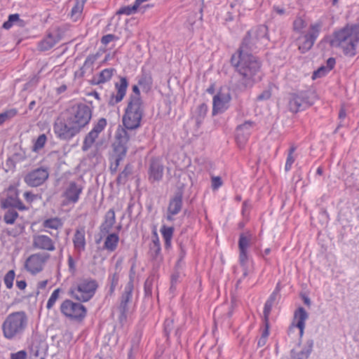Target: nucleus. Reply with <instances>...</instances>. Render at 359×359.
<instances>
[{"label":"nucleus","mask_w":359,"mask_h":359,"mask_svg":"<svg viewBox=\"0 0 359 359\" xmlns=\"http://www.w3.org/2000/svg\"><path fill=\"white\" fill-rule=\"evenodd\" d=\"M63 226L61 219L55 217L46 219L42 222V226L46 229L57 230Z\"/></svg>","instance_id":"nucleus-41"},{"label":"nucleus","mask_w":359,"mask_h":359,"mask_svg":"<svg viewBox=\"0 0 359 359\" xmlns=\"http://www.w3.org/2000/svg\"><path fill=\"white\" fill-rule=\"evenodd\" d=\"M144 102L128 100L122 117L123 126L130 130L140 128L144 116Z\"/></svg>","instance_id":"nucleus-7"},{"label":"nucleus","mask_w":359,"mask_h":359,"mask_svg":"<svg viewBox=\"0 0 359 359\" xmlns=\"http://www.w3.org/2000/svg\"><path fill=\"white\" fill-rule=\"evenodd\" d=\"M128 86V81L126 77H121L120 82L115 83L116 93H112L108 100L109 106H115L123 100L126 96L127 88Z\"/></svg>","instance_id":"nucleus-21"},{"label":"nucleus","mask_w":359,"mask_h":359,"mask_svg":"<svg viewBox=\"0 0 359 359\" xmlns=\"http://www.w3.org/2000/svg\"><path fill=\"white\" fill-rule=\"evenodd\" d=\"M0 205L2 209L15 208L20 211L28 210L19 198V190L14 185H10L6 189V196L0 199Z\"/></svg>","instance_id":"nucleus-14"},{"label":"nucleus","mask_w":359,"mask_h":359,"mask_svg":"<svg viewBox=\"0 0 359 359\" xmlns=\"http://www.w3.org/2000/svg\"><path fill=\"white\" fill-rule=\"evenodd\" d=\"M107 125V119L105 118H100L97 122L94 124L92 131L95 133L100 135L102 132Z\"/></svg>","instance_id":"nucleus-50"},{"label":"nucleus","mask_w":359,"mask_h":359,"mask_svg":"<svg viewBox=\"0 0 359 359\" xmlns=\"http://www.w3.org/2000/svg\"><path fill=\"white\" fill-rule=\"evenodd\" d=\"M153 278L149 277L144 282V290L145 296L149 297L152 294V287H153Z\"/></svg>","instance_id":"nucleus-58"},{"label":"nucleus","mask_w":359,"mask_h":359,"mask_svg":"<svg viewBox=\"0 0 359 359\" xmlns=\"http://www.w3.org/2000/svg\"><path fill=\"white\" fill-rule=\"evenodd\" d=\"M115 72L116 69L114 68L104 69L102 70L96 76H93L90 83L92 85H100L109 81Z\"/></svg>","instance_id":"nucleus-29"},{"label":"nucleus","mask_w":359,"mask_h":359,"mask_svg":"<svg viewBox=\"0 0 359 359\" xmlns=\"http://www.w3.org/2000/svg\"><path fill=\"white\" fill-rule=\"evenodd\" d=\"M68 270L72 275H74L76 272V262L72 255H68L67 259Z\"/></svg>","instance_id":"nucleus-60"},{"label":"nucleus","mask_w":359,"mask_h":359,"mask_svg":"<svg viewBox=\"0 0 359 359\" xmlns=\"http://www.w3.org/2000/svg\"><path fill=\"white\" fill-rule=\"evenodd\" d=\"M306 25L305 20L302 18L298 17L293 21L292 28L294 32L302 33V29L306 27Z\"/></svg>","instance_id":"nucleus-53"},{"label":"nucleus","mask_w":359,"mask_h":359,"mask_svg":"<svg viewBox=\"0 0 359 359\" xmlns=\"http://www.w3.org/2000/svg\"><path fill=\"white\" fill-rule=\"evenodd\" d=\"M107 237L104 243V248L109 252H114L117 248L119 236L117 233H107Z\"/></svg>","instance_id":"nucleus-32"},{"label":"nucleus","mask_w":359,"mask_h":359,"mask_svg":"<svg viewBox=\"0 0 359 359\" xmlns=\"http://www.w3.org/2000/svg\"><path fill=\"white\" fill-rule=\"evenodd\" d=\"M83 189L84 185L81 180L67 182L64 186L62 193V197L63 198L62 205H67L77 203L80 200Z\"/></svg>","instance_id":"nucleus-13"},{"label":"nucleus","mask_w":359,"mask_h":359,"mask_svg":"<svg viewBox=\"0 0 359 359\" xmlns=\"http://www.w3.org/2000/svg\"><path fill=\"white\" fill-rule=\"evenodd\" d=\"M269 41L268 27L259 25L246 32L237 51L252 53L260 46H267Z\"/></svg>","instance_id":"nucleus-4"},{"label":"nucleus","mask_w":359,"mask_h":359,"mask_svg":"<svg viewBox=\"0 0 359 359\" xmlns=\"http://www.w3.org/2000/svg\"><path fill=\"white\" fill-rule=\"evenodd\" d=\"M164 166L162 161L158 157H152L149 161L148 180L150 183L159 182L163 176Z\"/></svg>","instance_id":"nucleus-18"},{"label":"nucleus","mask_w":359,"mask_h":359,"mask_svg":"<svg viewBox=\"0 0 359 359\" xmlns=\"http://www.w3.org/2000/svg\"><path fill=\"white\" fill-rule=\"evenodd\" d=\"M336 64V60L334 57H330L327 59L326 62V67H320L317 71L314 72L313 78L315 79L316 77H320L325 74H327L328 72L331 71L335 66Z\"/></svg>","instance_id":"nucleus-37"},{"label":"nucleus","mask_w":359,"mask_h":359,"mask_svg":"<svg viewBox=\"0 0 359 359\" xmlns=\"http://www.w3.org/2000/svg\"><path fill=\"white\" fill-rule=\"evenodd\" d=\"M323 26V21L320 19L310 25L307 33L298 37V49L301 53H305L312 48L320 33Z\"/></svg>","instance_id":"nucleus-10"},{"label":"nucleus","mask_w":359,"mask_h":359,"mask_svg":"<svg viewBox=\"0 0 359 359\" xmlns=\"http://www.w3.org/2000/svg\"><path fill=\"white\" fill-rule=\"evenodd\" d=\"M152 77L149 73L142 71L138 76L137 84L143 89L149 90L152 86Z\"/></svg>","instance_id":"nucleus-39"},{"label":"nucleus","mask_w":359,"mask_h":359,"mask_svg":"<svg viewBox=\"0 0 359 359\" xmlns=\"http://www.w3.org/2000/svg\"><path fill=\"white\" fill-rule=\"evenodd\" d=\"M313 340L309 339L306 342L305 346L299 352H295L294 349L291 351V357L292 359H308L313 351Z\"/></svg>","instance_id":"nucleus-31"},{"label":"nucleus","mask_w":359,"mask_h":359,"mask_svg":"<svg viewBox=\"0 0 359 359\" xmlns=\"http://www.w3.org/2000/svg\"><path fill=\"white\" fill-rule=\"evenodd\" d=\"M317 98L316 93L311 90L290 93L287 99L288 110L293 114L304 111L312 106Z\"/></svg>","instance_id":"nucleus-6"},{"label":"nucleus","mask_w":359,"mask_h":359,"mask_svg":"<svg viewBox=\"0 0 359 359\" xmlns=\"http://www.w3.org/2000/svg\"><path fill=\"white\" fill-rule=\"evenodd\" d=\"M139 351V341L133 339L128 353V359H135V355Z\"/></svg>","instance_id":"nucleus-55"},{"label":"nucleus","mask_w":359,"mask_h":359,"mask_svg":"<svg viewBox=\"0 0 359 359\" xmlns=\"http://www.w3.org/2000/svg\"><path fill=\"white\" fill-rule=\"evenodd\" d=\"M231 65L239 75L240 79L237 88L245 91L252 88L255 83L261 80L259 74L262 69V61L252 53L237 51L231 55Z\"/></svg>","instance_id":"nucleus-1"},{"label":"nucleus","mask_w":359,"mask_h":359,"mask_svg":"<svg viewBox=\"0 0 359 359\" xmlns=\"http://www.w3.org/2000/svg\"><path fill=\"white\" fill-rule=\"evenodd\" d=\"M160 232L164 241V248L165 250H169L172 248V239L173 238L175 228L163 224L160 229Z\"/></svg>","instance_id":"nucleus-30"},{"label":"nucleus","mask_w":359,"mask_h":359,"mask_svg":"<svg viewBox=\"0 0 359 359\" xmlns=\"http://www.w3.org/2000/svg\"><path fill=\"white\" fill-rule=\"evenodd\" d=\"M18 216L19 215L15 208H7L4 215V221L7 224H13Z\"/></svg>","instance_id":"nucleus-44"},{"label":"nucleus","mask_w":359,"mask_h":359,"mask_svg":"<svg viewBox=\"0 0 359 359\" xmlns=\"http://www.w3.org/2000/svg\"><path fill=\"white\" fill-rule=\"evenodd\" d=\"M72 241L74 250L79 256L86 250V241L84 227H79L76 229Z\"/></svg>","instance_id":"nucleus-26"},{"label":"nucleus","mask_w":359,"mask_h":359,"mask_svg":"<svg viewBox=\"0 0 359 359\" xmlns=\"http://www.w3.org/2000/svg\"><path fill=\"white\" fill-rule=\"evenodd\" d=\"M294 151H295V147H290L289 149V152H288V154L287 156L285 165V170L286 172H288L291 169L292 165L294 162L295 159H294V157L293 156V153L294 152Z\"/></svg>","instance_id":"nucleus-57"},{"label":"nucleus","mask_w":359,"mask_h":359,"mask_svg":"<svg viewBox=\"0 0 359 359\" xmlns=\"http://www.w3.org/2000/svg\"><path fill=\"white\" fill-rule=\"evenodd\" d=\"M149 252L152 259L156 261H161L163 259L161 246H151Z\"/></svg>","instance_id":"nucleus-56"},{"label":"nucleus","mask_w":359,"mask_h":359,"mask_svg":"<svg viewBox=\"0 0 359 359\" xmlns=\"http://www.w3.org/2000/svg\"><path fill=\"white\" fill-rule=\"evenodd\" d=\"M60 311L66 318L82 322L87 316V308L81 302H74L69 299H65L60 305Z\"/></svg>","instance_id":"nucleus-9"},{"label":"nucleus","mask_w":359,"mask_h":359,"mask_svg":"<svg viewBox=\"0 0 359 359\" xmlns=\"http://www.w3.org/2000/svg\"><path fill=\"white\" fill-rule=\"evenodd\" d=\"M15 273L14 270L8 271L4 278V283L8 289H11L13 285Z\"/></svg>","instance_id":"nucleus-54"},{"label":"nucleus","mask_w":359,"mask_h":359,"mask_svg":"<svg viewBox=\"0 0 359 359\" xmlns=\"http://www.w3.org/2000/svg\"><path fill=\"white\" fill-rule=\"evenodd\" d=\"M140 6V4H137V0H135L134 4L133 6H126L121 7L116 11V15H130L137 12Z\"/></svg>","instance_id":"nucleus-43"},{"label":"nucleus","mask_w":359,"mask_h":359,"mask_svg":"<svg viewBox=\"0 0 359 359\" xmlns=\"http://www.w3.org/2000/svg\"><path fill=\"white\" fill-rule=\"evenodd\" d=\"M86 1L87 0L74 1V5L70 12V18L73 21L76 22L81 18Z\"/></svg>","instance_id":"nucleus-34"},{"label":"nucleus","mask_w":359,"mask_h":359,"mask_svg":"<svg viewBox=\"0 0 359 359\" xmlns=\"http://www.w3.org/2000/svg\"><path fill=\"white\" fill-rule=\"evenodd\" d=\"M183 193L177 191L174 196L170 198L168 207L166 219L168 221L174 220L173 216L177 215L182 210L183 204Z\"/></svg>","instance_id":"nucleus-22"},{"label":"nucleus","mask_w":359,"mask_h":359,"mask_svg":"<svg viewBox=\"0 0 359 359\" xmlns=\"http://www.w3.org/2000/svg\"><path fill=\"white\" fill-rule=\"evenodd\" d=\"M32 247L42 251L53 252L56 250L55 241L44 234H35L32 237Z\"/></svg>","instance_id":"nucleus-19"},{"label":"nucleus","mask_w":359,"mask_h":359,"mask_svg":"<svg viewBox=\"0 0 359 359\" xmlns=\"http://www.w3.org/2000/svg\"><path fill=\"white\" fill-rule=\"evenodd\" d=\"M62 292V289L58 287L52 292L46 304V309L48 310H50L51 309H53L55 302L59 299L60 294Z\"/></svg>","instance_id":"nucleus-47"},{"label":"nucleus","mask_w":359,"mask_h":359,"mask_svg":"<svg viewBox=\"0 0 359 359\" xmlns=\"http://www.w3.org/2000/svg\"><path fill=\"white\" fill-rule=\"evenodd\" d=\"M263 323L264 327L262 330L261 336L268 339L269 335V316H264Z\"/></svg>","instance_id":"nucleus-59"},{"label":"nucleus","mask_w":359,"mask_h":359,"mask_svg":"<svg viewBox=\"0 0 359 359\" xmlns=\"http://www.w3.org/2000/svg\"><path fill=\"white\" fill-rule=\"evenodd\" d=\"M18 114V110L15 108L6 110L0 114V126L10 121Z\"/></svg>","instance_id":"nucleus-45"},{"label":"nucleus","mask_w":359,"mask_h":359,"mask_svg":"<svg viewBox=\"0 0 359 359\" xmlns=\"http://www.w3.org/2000/svg\"><path fill=\"white\" fill-rule=\"evenodd\" d=\"M117 39H118V37L116 36H115L114 34H108L104 35L101 38V43L103 45L106 46L109 43H110L111 41H114V40H117Z\"/></svg>","instance_id":"nucleus-62"},{"label":"nucleus","mask_w":359,"mask_h":359,"mask_svg":"<svg viewBox=\"0 0 359 359\" xmlns=\"http://www.w3.org/2000/svg\"><path fill=\"white\" fill-rule=\"evenodd\" d=\"M101 53L100 52L96 53L95 54H90L86 58L83 65L84 67L86 69H91L95 63V62L100 57Z\"/></svg>","instance_id":"nucleus-52"},{"label":"nucleus","mask_w":359,"mask_h":359,"mask_svg":"<svg viewBox=\"0 0 359 359\" xmlns=\"http://www.w3.org/2000/svg\"><path fill=\"white\" fill-rule=\"evenodd\" d=\"M280 294H277V292H273L268 299L266 301L264 306L263 314L264 316H269L271 311L274 302L277 300Z\"/></svg>","instance_id":"nucleus-42"},{"label":"nucleus","mask_w":359,"mask_h":359,"mask_svg":"<svg viewBox=\"0 0 359 359\" xmlns=\"http://www.w3.org/2000/svg\"><path fill=\"white\" fill-rule=\"evenodd\" d=\"M27 353L26 351L21 350L16 353H11V359H27Z\"/></svg>","instance_id":"nucleus-63"},{"label":"nucleus","mask_w":359,"mask_h":359,"mask_svg":"<svg viewBox=\"0 0 359 359\" xmlns=\"http://www.w3.org/2000/svg\"><path fill=\"white\" fill-rule=\"evenodd\" d=\"M98 287L99 284L95 279L82 278L76 284L72 285L67 293L78 302H87L94 297Z\"/></svg>","instance_id":"nucleus-5"},{"label":"nucleus","mask_w":359,"mask_h":359,"mask_svg":"<svg viewBox=\"0 0 359 359\" xmlns=\"http://www.w3.org/2000/svg\"><path fill=\"white\" fill-rule=\"evenodd\" d=\"M255 123L251 121H246L243 123L239 125L236 128L237 138L242 136L247 138L250 134V129L253 127Z\"/></svg>","instance_id":"nucleus-36"},{"label":"nucleus","mask_w":359,"mask_h":359,"mask_svg":"<svg viewBox=\"0 0 359 359\" xmlns=\"http://www.w3.org/2000/svg\"><path fill=\"white\" fill-rule=\"evenodd\" d=\"M211 182H212V184H211L212 189L213 190L218 189L223 184L222 180L219 176H213V177H212Z\"/></svg>","instance_id":"nucleus-61"},{"label":"nucleus","mask_w":359,"mask_h":359,"mask_svg":"<svg viewBox=\"0 0 359 359\" xmlns=\"http://www.w3.org/2000/svg\"><path fill=\"white\" fill-rule=\"evenodd\" d=\"M133 173V165H130V163H128L123 170L119 173V175H118L117 178H116V184L118 185H121V184H126V183L128 182V177L130 175H131Z\"/></svg>","instance_id":"nucleus-40"},{"label":"nucleus","mask_w":359,"mask_h":359,"mask_svg":"<svg viewBox=\"0 0 359 359\" xmlns=\"http://www.w3.org/2000/svg\"><path fill=\"white\" fill-rule=\"evenodd\" d=\"M309 318V313L302 306H299L294 312L293 322L291 323L289 327V332L293 330V326L303 327L306 325V320Z\"/></svg>","instance_id":"nucleus-28"},{"label":"nucleus","mask_w":359,"mask_h":359,"mask_svg":"<svg viewBox=\"0 0 359 359\" xmlns=\"http://www.w3.org/2000/svg\"><path fill=\"white\" fill-rule=\"evenodd\" d=\"M252 239V234L248 232L247 233H241L238 239V250H239V263L243 269V274L238 280L236 286L243 281L249 275V269L248 266V248Z\"/></svg>","instance_id":"nucleus-11"},{"label":"nucleus","mask_w":359,"mask_h":359,"mask_svg":"<svg viewBox=\"0 0 359 359\" xmlns=\"http://www.w3.org/2000/svg\"><path fill=\"white\" fill-rule=\"evenodd\" d=\"M231 100L229 93L218 92L214 97L212 100L213 116L218 114L224 113L229 108V103Z\"/></svg>","instance_id":"nucleus-20"},{"label":"nucleus","mask_w":359,"mask_h":359,"mask_svg":"<svg viewBox=\"0 0 359 359\" xmlns=\"http://www.w3.org/2000/svg\"><path fill=\"white\" fill-rule=\"evenodd\" d=\"M114 157L123 160L128 151V146L114 143L113 144Z\"/></svg>","instance_id":"nucleus-46"},{"label":"nucleus","mask_w":359,"mask_h":359,"mask_svg":"<svg viewBox=\"0 0 359 359\" xmlns=\"http://www.w3.org/2000/svg\"><path fill=\"white\" fill-rule=\"evenodd\" d=\"M128 130L124 126L123 128L119 126L116 131L114 143L128 146L130 138Z\"/></svg>","instance_id":"nucleus-33"},{"label":"nucleus","mask_w":359,"mask_h":359,"mask_svg":"<svg viewBox=\"0 0 359 359\" xmlns=\"http://www.w3.org/2000/svg\"><path fill=\"white\" fill-rule=\"evenodd\" d=\"M53 130L57 138L65 141L70 140L81 131L79 127L70 122L68 116L66 118H57L54 123Z\"/></svg>","instance_id":"nucleus-12"},{"label":"nucleus","mask_w":359,"mask_h":359,"mask_svg":"<svg viewBox=\"0 0 359 359\" xmlns=\"http://www.w3.org/2000/svg\"><path fill=\"white\" fill-rule=\"evenodd\" d=\"M99 135L95 133L92 130H90L84 137L83 144L81 147V149L83 151H88L95 142V140L97 139Z\"/></svg>","instance_id":"nucleus-38"},{"label":"nucleus","mask_w":359,"mask_h":359,"mask_svg":"<svg viewBox=\"0 0 359 359\" xmlns=\"http://www.w3.org/2000/svg\"><path fill=\"white\" fill-rule=\"evenodd\" d=\"M61 39L59 34L49 32L46 36L39 41L37 48L39 51H47L51 49Z\"/></svg>","instance_id":"nucleus-25"},{"label":"nucleus","mask_w":359,"mask_h":359,"mask_svg":"<svg viewBox=\"0 0 359 359\" xmlns=\"http://www.w3.org/2000/svg\"><path fill=\"white\" fill-rule=\"evenodd\" d=\"M47 141V137L45 134L40 135L34 143L32 150L38 151L41 149Z\"/></svg>","instance_id":"nucleus-51"},{"label":"nucleus","mask_w":359,"mask_h":359,"mask_svg":"<svg viewBox=\"0 0 359 359\" xmlns=\"http://www.w3.org/2000/svg\"><path fill=\"white\" fill-rule=\"evenodd\" d=\"M324 41L331 48H340L346 57L355 56L359 43V22L346 23L343 27L336 29L330 35L326 36Z\"/></svg>","instance_id":"nucleus-2"},{"label":"nucleus","mask_w":359,"mask_h":359,"mask_svg":"<svg viewBox=\"0 0 359 359\" xmlns=\"http://www.w3.org/2000/svg\"><path fill=\"white\" fill-rule=\"evenodd\" d=\"M48 253H35L31 255L25 261V267L32 274H36L43 270L45 263L50 259Z\"/></svg>","instance_id":"nucleus-16"},{"label":"nucleus","mask_w":359,"mask_h":359,"mask_svg":"<svg viewBox=\"0 0 359 359\" xmlns=\"http://www.w3.org/2000/svg\"><path fill=\"white\" fill-rule=\"evenodd\" d=\"M208 110V107L205 103H202L197 107L194 116L197 128H199L203 122L207 115Z\"/></svg>","instance_id":"nucleus-35"},{"label":"nucleus","mask_w":359,"mask_h":359,"mask_svg":"<svg viewBox=\"0 0 359 359\" xmlns=\"http://www.w3.org/2000/svg\"><path fill=\"white\" fill-rule=\"evenodd\" d=\"M49 177V169L46 166H40L32 169L25 175V183L30 187H37L43 184Z\"/></svg>","instance_id":"nucleus-15"},{"label":"nucleus","mask_w":359,"mask_h":359,"mask_svg":"<svg viewBox=\"0 0 359 359\" xmlns=\"http://www.w3.org/2000/svg\"><path fill=\"white\" fill-rule=\"evenodd\" d=\"M91 104V103L90 104L76 103L67 110L70 122L74 123L80 130L87 126L92 118Z\"/></svg>","instance_id":"nucleus-8"},{"label":"nucleus","mask_w":359,"mask_h":359,"mask_svg":"<svg viewBox=\"0 0 359 359\" xmlns=\"http://www.w3.org/2000/svg\"><path fill=\"white\" fill-rule=\"evenodd\" d=\"M175 325H174V318H168L165 320L163 324V332L167 339H169L170 333L174 330Z\"/></svg>","instance_id":"nucleus-48"},{"label":"nucleus","mask_w":359,"mask_h":359,"mask_svg":"<svg viewBox=\"0 0 359 359\" xmlns=\"http://www.w3.org/2000/svg\"><path fill=\"white\" fill-rule=\"evenodd\" d=\"M132 90L133 92L129 95L128 100L133 102H143L138 86L134 85L132 87Z\"/></svg>","instance_id":"nucleus-49"},{"label":"nucleus","mask_w":359,"mask_h":359,"mask_svg":"<svg viewBox=\"0 0 359 359\" xmlns=\"http://www.w3.org/2000/svg\"><path fill=\"white\" fill-rule=\"evenodd\" d=\"M271 97V91L270 90H265L257 97V101L268 100Z\"/></svg>","instance_id":"nucleus-64"},{"label":"nucleus","mask_w":359,"mask_h":359,"mask_svg":"<svg viewBox=\"0 0 359 359\" xmlns=\"http://www.w3.org/2000/svg\"><path fill=\"white\" fill-rule=\"evenodd\" d=\"M122 259H118L114 265V271H109L107 279L106 290L107 296L112 297L114 295L115 290L118 285L120 274L122 270Z\"/></svg>","instance_id":"nucleus-17"},{"label":"nucleus","mask_w":359,"mask_h":359,"mask_svg":"<svg viewBox=\"0 0 359 359\" xmlns=\"http://www.w3.org/2000/svg\"><path fill=\"white\" fill-rule=\"evenodd\" d=\"M28 325V317L23 311L8 314L1 325L3 336L8 340L20 339Z\"/></svg>","instance_id":"nucleus-3"},{"label":"nucleus","mask_w":359,"mask_h":359,"mask_svg":"<svg viewBox=\"0 0 359 359\" xmlns=\"http://www.w3.org/2000/svg\"><path fill=\"white\" fill-rule=\"evenodd\" d=\"M47 349V345L45 341L39 338L34 337L31 345L29 346V352L32 357L40 359L45 358V351Z\"/></svg>","instance_id":"nucleus-23"},{"label":"nucleus","mask_w":359,"mask_h":359,"mask_svg":"<svg viewBox=\"0 0 359 359\" xmlns=\"http://www.w3.org/2000/svg\"><path fill=\"white\" fill-rule=\"evenodd\" d=\"M134 290V280L130 276V280L125 286L124 291L121 294L120 298V304L118 309L124 310L128 309V304L131 302L133 297V292Z\"/></svg>","instance_id":"nucleus-24"},{"label":"nucleus","mask_w":359,"mask_h":359,"mask_svg":"<svg viewBox=\"0 0 359 359\" xmlns=\"http://www.w3.org/2000/svg\"><path fill=\"white\" fill-rule=\"evenodd\" d=\"M116 223V215L113 208L109 209L104 215V220L101 223L99 229L102 235L105 236L112 229Z\"/></svg>","instance_id":"nucleus-27"}]
</instances>
